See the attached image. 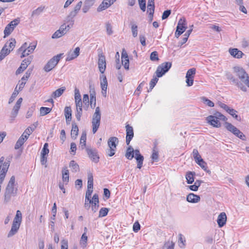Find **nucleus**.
I'll return each instance as SVG.
<instances>
[{
  "mask_svg": "<svg viewBox=\"0 0 249 249\" xmlns=\"http://www.w3.org/2000/svg\"><path fill=\"white\" fill-rule=\"evenodd\" d=\"M233 72L237 77L236 78L235 86L242 91L246 92V86L249 88V76L245 70L241 67L235 66L233 68Z\"/></svg>",
  "mask_w": 249,
  "mask_h": 249,
  "instance_id": "1",
  "label": "nucleus"
},
{
  "mask_svg": "<svg viewBox=\"0 0 249 249\" xmlns=\"http://www.w3.org/2000/svg\"><path fill=\"white\" fill-rule=\"evenodd\" d=\"M171 62H167L163 63L158 67L155 72L156 75L154 76L150 82V90L153 89L156 83L158 82L159 80L158 77H161L163 74L167 72L171 68Z\"/></svg>",
  "mask_w": 249,
  "mask_h": 249,
  "instance_id": "2",
  "label": "nucleus"
},
{
  "mask_svg": "<svg viewBox=\"0 0 249 249\" xmlns=\"http://www.w3.org/2000/svg\"><path fill=\"white\" fill-rule=\"evenodd\" d=\"M15 183V176H12L7 185L4 193V202H9L12 196H15L17 193V189L14 188Z\"/></svg>",
  "mask_w": 249,
  "mask_h": 249,
  "instance_id": "3",
  "label": "nucleus"
},
{
  "mask_svg": "<svg viewBox=\"0 0 249 249\" xmlns=\"http://www.w3.org/2000/svg\"><path fill=\"white\" fill-rule=\"evenodd\" d=\"M206 120L213 126L218 128L221 126L220 121H226L227 118L221 113L216 111L213 115L208 116Z\"/></svg>",
  "mask_w": 249,
  "mask_h": 249,
  "instance_id": "4",
  "label": "nucleus"
},
{
  "mask_svg": "<svg viewBox=\"0 0 249 249\" xmlns=\"http://www.w3.org/2000/svg\"><path fill=\"white\" fill-rule=\"evenodd\" d=\"M16 41L15 38H11L9 42H7L2 47L0 52V61L3 60L6 56L10 53L15 48Z\"/></svg>",
  "mask_w": 249,
  "mask_h": 249,
  "instance_id": "5",
  "label": "nucleus"
},
{
  "mask_svg": "<svg viewBox=\"0 0 249 249\" xmlns=\"http://www.w3.org/2000/svg\"><path fill=\"white\" fill-rule=\"evenodd\" d=\"M101 118V113L100 109L99 107L95 108V112L94 113L92 119V132L93 134H95L98 128L99 127L100 124V120Z\"/></svg>",
  "mask_w": 249,
  "mask_h": 249,
  "instance_id": "6",
  "label": "nucleus"
},
{
  "mask_svg": "<svg viewBox=\"0 0 249 249\" xmlns=\"http://www.w3.org/2000/svg\"><path fill=\"white\" fill-rule=\"evenodd\" d=\"M36 47V44L31 43L29 46L28 44L25 42L18 49V52H22L21 57H24L29 55V54L33 53L34 50Z\"/></svg>",
  "mask_w": 249,
  "mask_h": 249,
  "instance_id": "7",
  "label": "nucleus"
},
{
  "mask_svg": "<svg viewBox=\"0 0 249 249\" xmlns=\"http://www.w3.org/2000/svg\"><path fill=\"white\" fill-rule=\"evenodd\" d=\"M63 53L58 54L52 58L44 67V70L46 72H49L53 70L57 64Z\"/></svg>",
  "mask_w": 249,
  "mask_h": 249,
  "instance_id": "8",
  "label": "nucleus"
},
{
  "mask_svg": "<svg viewBox=\"0 0 249 249\" xmlns=\"http://www.w3.org/2000/svg\"><path fill=\"white\" fill-rule=\"evenodd\" d=\"M118 143V139L115 137H110L108 139L107 144L109 148L107 151V153L109 157H112L115 154Z\"/></svg>",
  "mask_w": 249,
  "mask_h": 249,
  "instance_id": "9",
  "label": "nucleus"
},
{
  "mask_svg": "<svg viewBox=\"0 0 249 249\" xmlns=\"http://www.w3.org/2000/svg\"><path fill=\"white\" fill-rule=\"evenodd\" d=\"M19 19L18 18L12 20L8 25H7L4 30V38L6 37V36H8L11 34V33L14 30V28L19 23Z\"/></svg>",
  "mask_w": 249,
  "mask_h": 249,
  "instance_id": "10",
  "label": "nucleus"
},
{
  "mask_svg": "<svg viewBox=\"0 0 249 249\" xmlns=\"http://www.w3.org/2000/svg\"><path fill=\"white\" fill-rule=\"evenodd\" d=\"M187 27L186 26L185 21L182 19H180L177 26L175 32V36L178 38L186 30Z\"/></svg>",
  "mask_w": 249,
  "mask_h": 249,
  "instance_id": "11",
  "label": "nucleus"
},
{
  "mask_svg": "<svg viewBox=\"0 0 249 249\" xmlns=\"http://www.w3.org/2000/svg\"><path fill=\"white\" fill-rule=\"evenodd\" d=\"M86 151L89 158L92 161L95 163H97L99 161V157L98 155V152L96 149L87 147L86 148Z\"/></svg>",
  "mask_w": 249,
  "mask_h": 249,
  "instance_id": "12",
  "label": "nucleus"
},
{
  "mask_svg": "<svg viewBox=\"0 0 249 249\" xmlns=\"http://www.w3.org/2000/svg\"><path fill=\"white\" fill-rule=\"evenodd\" d=\"M98 68L101 73H104L106 68V57L103 53L98 54Z\"/></svg>",
  "mask_w": 249,
  "mask_h": 249,
  "instance_id": "13",
  "label": "nucleus"
},
{
  "mask_svg": "<svg viewBox=\"0 0 249 249\" xmlns=\"http://www.w3.org/2000/svg\"><path fill=\"white\" fill-rule=\"evenodd\" d=\"M32 59V58L31 56L24 59L22 61L20 67L16 71V74L18 75L23 71L27 68L28 66L31 63Z\"/></svg>",
  "mask_w": 249,
  "mask_h": 249,
  "instance_id": "14",
  "label": "nucleus"
},
{
  "mask_svg": "<svg viewBox=\"0 0 249 249\" xmlns=\"http://www.w3.org/2000/svg\"><path fill=\"white\" fill-rule=\"evenodd\" d=\"M80 54L79 47H76L74 51L70 50L67 54V57L66 59V61L72 60L79 56Z\"/></svg>",
  "mask_w": 249,
  "mask_h": 249,
  "instance_id": "15",
  "label": "nucleus"
},
{
  "mask_svg": "<svg viewBox=\"0 0 249 249\" xmlns=\"http://www.w3.org/2000/svg\"><path fill=\"white\" fill-rule=\"evenodd\" d=\"M99 203L98 195L95 194L92 196L91 202V210L93 213H95L98 210L99 207Z\"/></svg>",
  "mask_w": 249,
  "mask_h": 249,
  "instance_id": "16",
  "label": "nucleus"
},
{
  "mask_svg": "<svg viewBox=\"0 0 249 249\" xmlns=\"http://www.w3.org/2000/svg\"><path fill=\"white\" fill-rule=\"evenodd\" d=\"M229 52L232 57L237 59H240L244 55V53L237 48H230Z\"/></svg>",
  "mask_w": 249,
  "mask_h": 249,
  "instance_id": "17",
  "label": "nucleus"
},
{
  "mask_svg": "<svg viewBox=\"0 0 249 249\" xmlns=\"http://www.w3.org/2000/svg\"><path fill=\"white\" fill-rule=\"evenodd\" d=\"M227 221V215L224 212L219 214L217 219V222L220 228L223 227Z\"/></svg>",
  "mask_w": 249,
  "mask_h": 249,
  "instance_id": "18",
  "label": "nucleus"
},
{
  "mask_svg": "<svg viewBox=\"0 0 249 249\" xmlns=\"http://www.w3.org/2000/svg\"><path fill=\"white\" fill-rule=\"evenodd\" d=\"M186 200L189 202L196 203L200 200V197L198 195L190 193L187 196Z\"/></svg>",
  "mask_w": 249,
  "mask_h": 249,
  "instance_id": "19",
  "label": "nucleus"
},
{
  "mask_svg": "<svg viewBox=\"0 0 249 249\" xmlns=\"http://www.w3.org/2000/svg\"><path fill=\"white\" fill-rule=\"evenodd\" d=\"M112 3L110 2V1H106V0H104L99 5L97 9V11L98 12L102 11L109 7H110Z\"/></svg>",
  "mask_w": 249,
  "mask_h": 249,
  "instance_id": "20",
  "label": "nucleus"
},
{
  "mask_svg": "<svg viewBox=\"0 0 249 249\" xmlns=\"http://www.w3.org/2000/svg\"><path fill=\"white\" fill-rule=\"evenodd\" d=\"M20 224L13 223L12 224L11 229L8 233L7 237H11L14 236L18 231Z\"/></svg>",
  "mask_w": 249,
  "mask_h": 249,
  "instance_id": "21",
  "label": "nucleus"
},
{
  "mask_svg": "<svg viewBox=\"0 0 249 249\" xmlns=\"http://www.w3.org/2000/svg\"><path fill=\"white\" fill-rule=\"evenodd\" d=\"M65 116L67 124H70L71 120V109L70 107H66L64 109Z\"/></svg>",
  "mask_w": 249,
  "mask_h": 249,
  "instance_id": "22",
  "label": "nucleus"
},
{
  "mask_svg": "<svg viewBox=\"0 0 249 249\" xmlns=\"http://www.w3.org/2000/svg\"><path fill=\"white\" fill-rule=\"evenodd\" d=\"M24 136V133L21 135V136L19 137L18 141L17 142L15 148L16 149H19L24 143V142L27 140V137L25 136V138L23 137Z\"/></svg>",
  "mask_w": 249,
  "mask_h": 249,
  "instance_id": "23",
  "label": "nucleus"
},
{
  "mask_svg": "<svg viewBox=\"0 0 249 249\" xmlns=\"http://www.w3.org/2000/svg\"><path fill=\"white\" fill-rule=\"evenodd\" d=\"M62 180L66 184H68L69 181V171L66 167L63 168L62 170Z\"/></svg>",
  "mask_w": 249,
  "mask_h": 249,
  "instance_id": "24",
  "label": "nucleus"
},
{
  "mask_svg": "<svg viewBox=\"0 0 249 249\" xmlns=\"http://www.w3.org/2000/svg\"><path fill=\"white\" fill-rule=\"evenodd\" d=\"M66 90V88L64 87H61L55 91H53L52 95L51 97L53 98H56L57 97H60Z\"/></svg>",
  "mask_w": 249,
  "mask_h": 249,
  "instance_id": "25",
  "label": "nucleus"
},
{
  "mask_svg": "<svg viewBox=\"0 0 249 249\" xmlns=\"http://www.w3.org/2000/svg\"><path fill=\"white\" fill-rule=\"evenodd\" d=\"M78 126L75 124H72V129L71 130V137L72 139H75L78 134Z\"/></svg>",
  "mask_w": 249,
  "mask_h": 249,
  "instance_id": "26",
  "label": "nucleus"
},
{
  "mask_svg": "<svg viewBox=\"0 0 249 249\" xmlns=\"http://www.w3.org/2000/svg\"><path fill=\"white\" fill-rule=\"evenodd\" d=\"M125 157L128 160H132L134 157V149L131 146H129L125 155Z\"/></svg>",
  "mask_w": 249,
  "mask_h": 249,
  "instance_id": "27",
  "label": "nucleus"
},
{
  "mask_svg": "<svg viewBox=\"0 0 249 249\" xmlns=\"http://www.w3.org/2000/svg\"><path fill=\"white\" fill-rule=\"evenodd\" d=\"M195 173L193 172H188L186 175V179L188 184H192L194 181V176Z\"/></svg>",
  "mask_w": 249,
  "mask_h": 249,
  "instance_id": "28",
  "label": "nucleus"
},
{
  "mask_svg": "<svg viewBox=\"0 0 249 249\" xmlns=\"http://www.w3.org/2000/svg\"><path fill=\"white\" fill-rule=\"evenodd\" d=\"M87 135L86 132H83L80 140V145L82 149H84L86 147Z\"/></svg>",
  "mask_w": 249,
  "mask_h": 249,
  "instance_id": "29",
  "label": "nucleus"
},
{
  "mask_svg": "<svg viewBox=\"0 0 249 249\" xmlns=\"http://www.w3.org/2000/svg\"><path fill=\"white\" fill-rule=\"evenodd\" d=\"M22 221V214L19 210H18L14 219L13 223L20 224Z\"/></svg>",
  "mask_w": 249,
  "mask_h": 249,
  "instance_id": "30",
  "label": "nucleus"
},
{
  "mask_svg": "<svg viewBox=\"0 0 249 249\" xmlns=\"http://www.w3.org/2000/svg\"><path fill=\"white\" fill-rule=\"evenodd\" d=\"M71 170L73 173L77 172L79 171V167L78 164L75 162L74 160H71L69 164Z\"/></svg>",
  "mask_w": 249,
  "mask_h": 249,
  "instance_id": "31",
  "label": "nucleus"
},
{
  "mask_svg": "<svg viewBox=\"0 0 249 249\" xmlns=\"http://www.w3.org/2000/svg\"><path fill=\"white\" fill-rule=\"evenodd\" d=\"M126 131V137H128L129 138H133L134 136V131L133 128L132 126H130L129 124H127L125 126Z\"/></svg>",
  "mask_w": 249,
  "mask_h": 249,
  "instance_id": "32",
  "label": "nucleus"
},
{
  "mask_svg": "<svg viewBox=\"0 0 249 249\" xmlns=\"http://www.w3.org/2000/svg\"><path fill=\"white\" fill-rule=\"evenodd\" d=\"M130 25L132 36L134 37H136L138 35V26L133 21L130 22Z\"/></svg>",
  "mask_w": 249,
  "mask_h": 249,
  "instance_id": "33",
  "label": "nucleus"
},
{
  "mask_svg": "<svg viewBox=\"0 0 249 249\" xmlns=\"http://www.w3.org/2000/svg\"><path fill=\"white\" fill-rule=\"evenodd\" d=\"M225 127L227 128L228 130L231 132L232 133L234 134V133L237 131V129L236 127L233 125L231 124L226 122L225 124Z\"/></svg>",
  "mask_w": 249,
  "mask_h": 249,
  "instance_id": "34",
  "label": "nucleus"
},
{
  "mask_svg": "<svg viewBox=\"0 0 249 249\" xmlns=\"http://www.w3.org/2000/svg\"><path fill=\"white\" fill-rule=\"evenodd\" d=\"M38 124V122H35L31 126H29L24 132V134L27 133L28 135H30L36 128Z\"/></svg>",
  "mask_w": 249,
  "mask_h": 249,
  "instance_id": "35",
  "label": "nucleus"
},
{
  "mask_svg": "<svg viewBox=\"0 0 249 249\" xmlns=\"http://www.w3.org/2000/svg\"><path fill=\"white\" fill-rule=\"evenodd\" d=\"M77 13L74 10L71 11L66 17V20L67 22H73V18L77 15Z\"/></svg>",
  "mask_w": 249,
  "mask_h": 249,
  "instance_id": "36",
  "label": "nucleus"
},
{
  "mask_svg": "<svg viewBox=\"0 0 249 249\" xmlns=\"http://www.w3.org/2000/svg\"><path fill=\"white\" fill-rule=\"evenodd\" d=\"M137 162V168L141 169L142 166L143 161L144 158L142 155H138L137 157H135Z\"/></svg>",
  "mask_w": 249,
  "mask_h": 249,
  "instance_id": "37",
  "label": "nucleus"
},
{
  "mask_svg": "<svg viewBox=\"0 0 249 249\" xmlns=\"http://www.w3.org/2000/svg\"><path fill=\"white\" fill-rule=\"evenodd\" d=\"M52 110L51 108L46 107H41L40 108V115L41 116H45L49 113Z\"/></svg>",
  "mask_w": 249,
  "mask_h": 249,
  "instance_id": "38",
  "label": "nucleus"
},
{
  "mask_svg": "<svg viewBox=\"0 0 249 249\" xmlns=\"http://www.w3.org/2000/svg\"><path fill=\"white\" fill-rule=\"evenodd\" d=\"M70 28L71 26L70 25H66L65 24H63L60 26L58 30L65 35L67 32L69 31Z\"/></svg>",
  "mask_w": 249,
  "mask_h": 249,
  "instance_id": "39",
  "label": "nucleus"
},
{
  "mask_svg": "<svg viewBox=\"0 0 249 249\" xmlns=\"http://www.w3.org/2000/svg\"><path fill=\"white\" fill-rule=\"evenodd\" d=\"M19 90H18V85L16 86V87L14 91L12 93L11 97L9 99V104H11L15 100V98L17 97L18 94Z\"/></svg>",
  "mask_w": 249,
  "mask_h": 249,
  "instance_id": "40",
  "label": "nucleus"
},
{
  "mask_svg": "<svg viewBox=\"0 0 249 249\" xmlns=\"http://www.w3.org/2000/svg\"><path fill=\"white\" fill-rule=\"evenodd\" d=\"M196 162L201 167L202 169L204 171H207V163L202 158L196 160Z\"/></svg>",
  "mask_w": 249,
  "mask_h": 249,
  "instance_id": "41",
  "label": "nucleus"
},
{
  "mask_svg": "<svg viewBox=\"0 0 249 249\" xmlns=\"http://www.w3.org/2000/svg\"><path fill=\"white\" fill-rule=\"evenodd\" d=\"M196 73V69L192 68L189 70L186 75V78H194Z\"/></svg>",
  "mask_w": 249,
  "mask_h": 249,
  "instance_id": "42",
  "label": "nucleus"
},
{
  "mask_svg": "<svg viewBox=\"0 0 249 249\" xmlns=\"http://www.w3.org/2000/svg\"><path fill=\"white\" fill-rule=\"evenodd\" d=\"M87 240H88V237L86 235V233H84L81 237V239H80V244L82 246H83V247H85L86 246V245H87Z\"/></svg>",
  "mask_w": 249,
  "mask_h": 249,
  "instance_id": "43",
  "label": "nucleus"
},
{
  "mask_svg": "<svg viewBox=\"0 0 249 249\" xmlns=\"http://www.w3.org/2000/svg\"><path fill=\"white\" fill-rule=\"evenodd\" d=\"M82 107H76L75 117L77 120L79 121L81 120V117L82 115Z\"/></svg>",
  "mask_w": 249,
  "mask_h": 249,
  "instance_id": "44",
  "label": "nucleus"
},
{
  "mask_svg": "<svg viewBox=\"0 0 249 249\" xmlns=\"http://www.w3.org/2000/svg\"><path fill=\"white\" fill-rule=\"evenodd\" d=\"M49 152L48 149V143H45L43 146V147L41 150V155L47 156Z\"/></svg>",
  "mask_w": 249,
  "mask_h": 249,
  "instance_id": "45",
  "label": "nucleus"
},
{
  "mask_svg": "<svg viewBox=\"0 0 249 249\" xmlns=\"http://www.w3.org/2000/svg\"><path fill=\"white\" fill-rule=\"evenodd\" d=\"M201 100L205 104H206L209 107H213L214 106V103L211 100L207 99L206 97H203L201 98Z\"/></svg>",
  "mask_w": 249,
  "mask_h": 249,
  "instance_id": "46",
  "label": "nucleus"
},
{
  "mask_svg": "<svg viewBox=\"0 0 249 249\" xmlns=\"http://www.w3.org/2000/svg\"><path fill=\"white\" fill-rule=\"evenodd\" d=\"M107 82L105 76L103 75V79L101 82V87L102 89H107Z\"/></svg>",
  "mask_w": 249,
  "mask_h": 249,
  "instance_id": "47",
  "label": "nucleus"
},
{
  "mask_svg": "<svg viewBox=\"0 0 249 249\" xmlns=\"http://www.w3.org/2000/svg\"><path fill=\"white\" fill-rule=\"evenodd\" d=\"M32 72V69H28L21 79L22 80V81H26V80H27L29 77L30 76Z\"/></svg>",
  "mask_w": 249,
  "mask_h": 249,
  "instance_id": "48",
  "label": "nucleus"
},
{
  "mask_svg": "<svg viewBox=\"0 0 249 249\" xmlns=\"http://www.w3.org/2000/svg\"><path fill=\"white\" fill-rule=\"evenodd\" d=\"M193 155L196 161L201 159V156L199 155L197 149H194L193 151Z\"/></svg>",
  "mask_w": 249,
  "mask_h": 249,
  "instance_id": "49",
  "label": "nucleus"
},
{
  "mask_svg": "<svg viewBox=\"0 0 249 249\" xmlns=\"http://www.w3.org/2000/svg\"><path fill=\"white\" fill-rule=\"evenodd\" d=\"M93 176L90 175L88 177V188H93Z\"/></svg>",
  "mask_w": 249,
  "mask_h": 249,
  "instance_id": "50",
  "label": "nucleus"
},
{
  "mask_svg": "<svg viewBox=\"0 0 249 249\" xmlns=\"http://www.w3.org/2000/svg\"><path fill=\"white\" fill-rule=\"evenodd\" d=\"M108 210L106 208H102L99 211V217H104L107 214Z\"/></svg>",
  "mask_w": 249,
  "mask_h": 249,
  "instance_id": "51",
  "label": "nucleus"
},
{
  "mask_svg": "<svg viewBox=\"0 0 249 249\" xmlns=\"http://www.w3.org/2000/svg\"><path fill=\"white\" fill-rule=\"evenodd\" d=\"M139 4L141 9L144 12L146 9V1L145 0H138Z\"/></svg>",
  "mask_w": 249,
  "mask_h": 249,
  "instance_id": "52",
  "label": "nucleus"
},
{
  "mask_svg": "<svg viewBox=\"0 0 249 249\" xmlns=\"http://www.w3.org/2000/svg\"><path fill=\"white\" fill-rule=\"evenodd\" d=\"M81 100V96L79 90L75 88L74 89V100Z\"/></svg>",
  "mask_w": 249,
  "mask_h": 249,
  "instance_id": "53",
  "label": "nucleus"
},
{
  "mask_svg": "<svg viewBox=\"0 0 249 249\" xmlns=\"http://www.w3.org/2000/svg\"><path fill=\"white\" fill-rule=\"evenodd\" d=\"M174 244L172 242H167L165 243L162 249H174Z\"/></svg>",
  "mask_w": 249,
  "mask_h": 249,
  "instance_id": "54",
  "label": "nucleus"
},
{
  "mask_svg": "<svg viewBox=\"0 0 249 249\" xmlns=\"http://www.w3.org/2000/svg\"><path fill=\"white\" fill-rule=\"evenodd\" d=\"M234 135L242 140H245V135L238 129H237V131H236Z\"/></svg>",
  "mask_w": 249,
  "mask_h": 249,
  "instance_id": "55",
  "label": "nucleus"
},
{
  "mask_svg": "<svg viewBox=\"0 0 249 249\" xmlns=\"http://www.w3.org/2000/svg\"><path fill=\"white\" fill-rule=\"evenodd\" d=\"M150 59L152 61H158L159 60L158 54L156 51L153 52L150 54Z\"/></svg>",
  "mask_w": 249,
  "mask_h": 249,
  "instance_id": "56",
  "label": "nucleus"
},
{
  "mask_svg": "<svg viewBox=\"0 0 249 249\" xmlns=\"http://www.w3.org/2000/svg\"><path fill=\"white\" fill-rule=\"evenodd\" d=\"M228 112L236 120H238V116L236 114L237 113V111L234 109L230 108V110L228 111Z\"/></svg>",
  "mask_w": 249,
  "mask_h": 249,
  "instance_id": "57",
  "label": "nucleus"
},
{
  "mask_svg": "<svg viewBox=\"0 0 249 249\" xmlns=\"http://www.w3.org/2000/svg\"><path fill=\"white\" fill-rule=\"evenodd\" d=\"M64 35L62 34L59 30H57L52 35V38H58Z\"/></svg>",
  "mask_w": 249,
  "mask_h": 249,
  "instance_id": "58",
  "label": "nucleus"
},
{
  "mask_svg": "<svg viewBox=\"0 0 249 249\" xmlns=\"http://www.w3.org/2000/svg\"><path fill=\"white\" fill-rule=\"evenodd\" d=\"M151 158L153 160V161H157L159 158V154L158 152L156 151L155 149L153 150V153L151 156Z\"/></svg>",
  "mask_w": 249,
  "mask_h": 249,
  "instance_id": "59",
  "label": "nucleus"
},
{
  "mask_svg": "<svg viewBox=\"0 0 249 249\" xmlns=\"http://www.w3.org/2000/svg\"><path fill=\"white\" fill-rule=\"evenodd\" d=\"M129 59L127 58L125 59L122 60V64L124 66L125 69L128 70H129Z\"/></svg>",
  "mask_w": 249,
  "mask_h": 249,
  "instance_id": "60",
  "label": "nucleus"
},
{
  "mask_svg": "<svg viewBox=\"0 0 249 249\" xmlns=\"http://www.w3.org/2000/svg\"><path fill=\"white\" fill-rule=\"evenodd\" d=\"M226 75L227 79L230 80L233 84L235 85L236 78H235L232 74L230 73H227Z\"/></svg>",
  "mask_w": 249,
  "mask_h": 249,
  "instance_id": "61",
  "label": "nucleus"
},
{
  "mask_svg": "<svg viewBox=\"0 0 249 249\" xmlns=\"http://www.w3.org/2000/svg\"><path fill=\"white\" fill-rule=\"evenodd\" d=\"M171 13V11L170 10H167L166 11H164L161 17L162 19L163 20L167 18L170 15Z\"/></svg>",
  "mask_w": 249,
  "mask_h": 249,
  "instance_id": "62",
  "label": "nucleus"
},
{
  "mask_svg": "<svg viewBox=\"0 0 249 249\" xmlns=\"http://www.w3.org/2000/svg\"><path fill=\"white\" fill-rule=\"evenodd\" d=\"M76 149V144L75 143L71 142V154L73 155H75Z\"/></svg>",
  "mask_w": 249,
  "mask_h": 249,
  "instance_id": "63",
  "label": "nucleus"
},
{
  "mask_svg": "<svg viewBox=\"0 0 249 249\" xmlns=\"http://www.w3.org/2000/svg\"><path fill=\"white\" fill-rule=\"evenodd\" d=\"M141 226L138 221L134 223L133 226V230L134 232H137L140 230Z\"/></svg>",
  "mask_w": 249,
  "mask_h": 249,
  "instance_id": "64",
  "label": "nucleus"
}]
</instances>
